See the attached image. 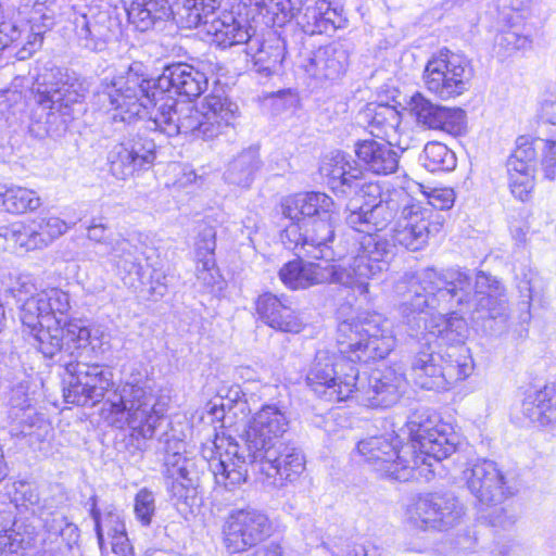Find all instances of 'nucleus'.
Returning a JSON list of instances; mask_svg holds the SVG:
<instances>
[{"mask_svg": "<svg viewBox=\"0 0 556 556\" xmlns=\"http://www.w3.org/2000/svg\"><path fill=\"white\" fill-rule=\"evenodd\" d=\"M326 10H328V1L326 0H314L313 4H307L303 14V27H314L321 20Z\"/></svg>", "mask_w": 556, "mask_h": 556, "instance_id": "nucleus-60", "label": "nucleus"}, {"mask_svg": "<svg viewBox=\"0 0 556 556\" xmlns=\"http://www.w3.org/2000/svg\"><path fill=\"white\" fill-rule=\"evenodd\" d=\"M408 105L417 124L428 129L456 135L464 126L463 110L434 104L419 92L410 98Z\"/></svg>", "mask_w": 556, "mask_h": 556, "instance_id": "nucleus-21", "label": "nucleus"}, {"mask_svg": "<svg viewBox=\"0 0 556 556\" xmlns=\"http://www.w3.org/2000/svg\"><path fill=\"white\" fill-rule=\"evenodd\" d=\"M155 509L154 494L146 488L141 489L134 500V513L136 519L141 523V526L148 527L152 522Z\"/></svg>", "mask_w": 556, "mask_h": 556, "instance_id": "nucleus-52", "label": "nucleus"}, {"mask_svg": "<svg viewBox=\"0 0 556 556\" xmlns=\"http://www.w3.org/2000/svg\"><path fill=\"white\" fill-rule=\"evenodd\" d=\"M522 410L532 422L556 429V384H546L529 395L523 401Z\"/></svg>", "mask_w": 556, "mask_h": 556, "instance_id": "nucleus-32", "label": "nucleus"}, {"mask_svg": "<svg viewBox=\"0 0 556 556\" xmlns=\"http://www.w3.org/2000/svg\"><path fill=\"white\" fill-rule=\"evenodd\" d=\"M60 501L54 497H45L42 506L39 508V519L46 531L52 535L59 536L68 519L59 511Z\"/></svg>", "mask_w": 556, "mask_h": 556, "instance_id": "nucleus-47", "label": "nucleus"}, {"mask_svg": "<svg viewBox=\"0 0 556 556\" xmlns=\"http://www.w3.org/2000/svg\"><path fill=\"white\" fill-rule=\"evenodd\" d=\"M261 168V160L256 148H249L236 155L228 164L224 178L235 186L250 187L255 173Z\"/></svg>", "mask_w": 556, "mask_h": 556, "instance_id": "nucleus-35", "label": "nucleus"}, {"mask_svg": "<svg viewBox=\"0 0 556 556\" xmlns=\"http://www.w3.org/2000/svg\"><path fill=\"white\" fill-rule=\"evenodd\" d=\"M33 533L22 534L15 529L0 526V556H22L23 551L31 545Z\"/></svg>", "mask_w": 556, "mask_h": 556, "instance_id": "nucleus-48", "label": "nucleus"}, {"mask_svg": "<svg viewBox=\"0 0 556 556\" xmlns=\"http://www.w3.org/2000/svg\"><path fill=\"white\" fill-rule=\"evenodd\" d=\"M408 433L414 446V458H418V470L427 466L433 472L434 464L447 458L456 451V435L446 424L437 425L430 417L425 418L421 414H414L407 421Z\"/></svg>", "mask_w": 556, "mask_h": 556, "instance_id": "nucleus-11", "label": "nucleus"}, {"mask_svg": "<svg viewBox=\"0 0 556 556\" xmlns=\"http://www.w3.org/2000/svg\"><path fill=\"white\" fill-rule=\"evenodd\" d=\"M170 13L168 0H134L127 11L129 21L140 31L151 28Z\"/></svg>", "mask_w": 556, "mask_h": 556, "instance_id": "nucleus-37", "label": "nucleus"}, {"mask_svg": "<svg viewBox=\"0 0 556 556\" xmlns=\"http://www.w3.org/2000/svg\"><path fill=\"white\" fill-rule=\"evenodd\" d=\"M370 134L378 140L397 142L401 114L388 104H369L365 111Z\"/></svg>", "mask_w": 556, "mask_h": 556, "instance_id": "nucleus-33", "label": "nucleus"}, {"mask_svg": "<svg viewBox=\"0 0 556 556\" xmlns=\"http://www.w3.org/2000/svg\"><path fill=\"white\" fill-rule=\"evenodd\" d=\"M64 353L68 357L79 359L80 351L90 343L91 331L81 320H70L61 326Z\"/></svg>", "mask_w": 556, "mask_h": 556, "instance_id": "nucleus-41", "label": "nucleus"}, {"mask_svg": "<svg viewBox=\"0 0 556 556\" xmlns=\"http://www.w3.org/2000/svg\"><path fill=\"white\" fill-rule=\"evenodd\" d=\"M304 235L305 229H303V223L300 220H291V224L282 231L281 240L288 249H301L304 251V255L307 256V249L309 248L304 244Z\"/></svg>", "mask_w": 556, "mask_h": 556, "instance_id": "nucleus-55", "label": "nucleus"}, {"mask_svg": "<svg viewBox=\"0 0 556 556\" xmlns=\"http://www.w3.org/2000/svg\"><path fill=\"white\" fill-rule=\"evenodd\" d=\"M516 149L507 160V168L516 167L535 170L536 163V143L527 137H519L516 142Z\"/></svg>", "mask_w": 556, "mask_h": 556, "instance_id": "nucleus-49", "label": "nucleus"}, {"mask_svg": "<svg viewBox=\"0 0 556 556\" xmlns=\"http://www.w3.org/2000/svg\"><path fill=\"white\" fill-rule=\"evenodd\" d=\"M536 146L542 150V167L546 178L556 176V139H536Z\"/></svg>", "mask_w": 556, "mask_h": 556, "instance_id": "nucleus-56", "label": "nucleus"}, {"mask_svg": "<svg viewBox=\"0 0 556 556\" xmlns=\"http://www.w3.org/2000/svg\"><path fill=\"white\" fill-rule=\"evenodd\" d=\"M395 142L364 139L355 142V154L364 168L376 175H390L397 170L400 153Z\"/></svg>", "mask_w": 556, "mask_h": 556, "instance_id": "nucleus-26", "label": "nucleus"}, {"mask_svg": "<svg viewBox=\"0 0 556 556\" xmlns=\"http://www.w3.org/2000/svg\"><path fill=\"white\" fill-rule=\"evenodd\" d=\"M336 556H383L381 551L374 545L354 544L346 551H341Z\"/></svg>", "mask_w": 556, "mask_h": 556, "instance_id": "nucleus-63", "label": "nucleus"}, {"mask_svg": "<svg viewBox=\"0 0 556 556\" xmlns=\"http://www.w3.org/2000/svg\"><path fill=\"white\" fill-rule=\"evenodd\" d=\"M281 282L292 290L306 289L315 285L333 281L349 288L357 289L361 294L368 292V282H363L351 270V266L336 268L296 258L285 264L279 270Z\"/></svg>", "mask_w": 556, "mask_h": 556, "instance_id": "nucleus-14", "label": "nucleus"}, {"mask_svg": "<svg viewBox=\"0 0 556 556\" xmlns=\"http://www.w3.org/2000/svg\"><path fill=\"white\" fill-rule=\"evenodd\" d=\"M204 459H195L185 453L181 441H168L165 450V476L172 480L169 485L170 500L180 514L192 513L201 504L200 497V465Z\"/></svg>", "mask_w": 556, "mask_h": 556, "instance_id": "nucleus-10", "label": "nucleus"}, {"mask_svg": "<svg viewBox=\"0 0 556 556\" xmlns=\"http://www.w3.org/2000/svg\"><path fill=\"white\" fill-rule=\"evenodd\" d=\"M0 239H3L9 248L25 251L40 250L29 219L0 226Z\"/></svg>", "mask_w": 556, "mask_h": 556, "instance_id": "nucleus-40", "label": "nucleus"}, {"mask_svg": "<svg viewBox=\"0 0 556 556\" xmlns=\"http://www.w3.org/2000/svg\"><path fill=\"white\" fill-rule=\"evenodd\" d=\"M409 201V194L403 190H393L384 200L375 205H361L348 208L345 224L351 229L364 233L356 254L350 266L351 270L363 282L380 278L389 269L393 245L377 235L386 229L402 210L403 203Z\"/></svg>", "mask_w": 556, "mask_h": 556, "instance_id": "nucleus-4", "label": "nucleus"}, {"mask_svg": "<svg viewBox=\"0 0 556 556\" xmlns=\"http://www.w3.org/2000/svg\"><path fill=\"white\" fill-rule=\"evenodd\" d=\"M214 454L208 463L214 475L215 482L227 490H232L245 482L248 466L251 465L249 452L240 447L231 437L216 435Z\"/></svg>", "mask_w": 556, "mask_h": 556, "instance_id": "nucleus-18", "label": "nucleus"}, {"mask_svg": "<svg viewBox=\"0 0 556 556\" xmlns=\"http://www.w3.org/2000/svg\"><path fill=\"white\" fill-rule=\"evenodd\" d=\"M36 286L29 276H18L11 287V292L17 302L36 295Z\"/></svg>", "mask_w": 556, "mask_h": 556, "instance_id": "nucleus-58", "label": "nucleus"}, {"mask_svg": "<svg viewBox=\"0 0 556 556\" xmlns=\"http://www.w3.org/2000/svg\"><path fill=\"white\" fill-rule=\"evenodd\" d=\"M271 532L268 517L255 509L232 511L224 526V544L231 553H242L256 545Z\"/></svg>", "mask_w": 556, "mask_h": 556, "instance_id": "nucleus-17", "label": "nucleus"}, {"mask_svg": "<svg viewBox=\"0 0 556 556\" xmlns=\"http://www.w3.org/2000/svg\"><path fill=\"white\" fill-rule=\"evenodd\" d=\"M42 43V37L40 34L29 33L27 35V41L16 52L18 60H26L30 58L36 50L40 48Z\"/></svg>", "mask_w": 556, "mask_h": 556, "instance_id": "nucleus-61", "label": "nucleus"}, {"mask_svg": "<svg viewBox=\"0 0 556 556\" xmlns=\"http://www.w3.org/2000/svg\"><path fill=\"white\" fill-rule=\"evenodd\" d=\"M338 213L332 208L313 219L303 222L305 229L304 244L308 245L307 256L316 260H333L334 252L330 247L336 237Z\"/></svg>", "mask_w": 556, "mask_h": 556, "instance_id": "nucleus-27", "label": "nucleus"}, {"mask_svg": "<svg viewBox=\"0 0 556 556\" xmlns=\"http://www.w3.org/2000/svg\"><path fill=\"white\" fill-rule=\"evenodd\" d=\"M348 60L346 49L341 43L333 42L313 51L303 61L302 67L308 76L319 83L333 81L344 74Z\"/></svg>", "mask_w": 556, "mask_h": 556, "instance_id": "nucleus-23", "label": "nucleus"}, {"mask_svg": "<svg viewBox=\"0 0 556 556\" xmlns=\"http://www.w3.org/2000/svg\"><path fill=\"white\" fill-rule=\"evenodd\" d=\"M204 29L213 37V41L223 49L242 43L248 47L250 41L253 40V35L250 33L251 27L236 20L231 13H223L222 16L213 17L204 25Z\"/></svg>", "mask_w": 556, "mask_h": 556, "instance_id": "nucleus-31", "label": "nucleus"}, {"mask_svg": "<svg viewBox=\"0 0 556 556\" xmlns=\"http://www.w3.org/2000/svg\"><path fill=\"white\" fill-rule=\"evenodd\" d=\"M408 285L413 293L409 302L401 305L407 324L425 321L426 333L410 343L413 357L410 369L415 382L422 389L444 391L466 379L472 366L465 355L455 349L445 355L434 351L438 339L447 344L462 343L467 324L456 313L479 314L478 318L500 319L505 323L508 305L501 282L485 274H479L475 283L468 274L458 269L442 273L426 268L417 274H406L396 285L402 292Z\"/></svg>", "mask_w": 556, "mask_h": 556, "instance_id": "nucleus-1", "label": "nucleus"}, {"mask_svg": "<svg viewBox=\"0 0 556 556\" xmlns=\"http://www.w3.org/2000/svg\"><path fill=\"white\" fill-rule=\"evenodd\" d=\"M92 506L90 516L94 522V530L98 539V544L101 551L104 548V534L106 533L111 544V548H116L121 545L129 544V539L126 533V527L119 515L116 513H108L101 516L100 510L97 508L96 497H92Z\"/></svg>", "mask_w": 556, "mask_h": 556, "instance_id": "nucleus-34", "label": "nucleus"}, {"mask_svg": "<svg viewBox=\"0 0 556 556\" xmlns=\"http://www.w3.org/2000/svg\"><path fill=\"white\" fill-rule=\"evenodd\" d=\"M23 30L12 22L0 23V51L17 43L22 38Z\"/></svg>", "mask_w": 556, "mask_h": 556, "instance_id": "nucleus-59", "label": "nucleus"}, {"mask_svg": "<svg viewBox=\"0 0 556 556\" xmlns=\"http://www.w3.org/2000/svg\"><path fill=\"white\" fill-rule=\"evenodd\" d=\"M29 220L40 250L51 245L70 229L65 220L54 215L37 216Z\"/></svg>", "mask_w": 556, "mask_h": 556, "instance_id": "nucleus-42", "label": "nucleus"}, {"mask_svg": "<svg viewBox=\"0 0 556 556\" xmlns=\"http://www.w3.org/2000/svg\"><path fill=\"white\" fill-rule=\"evenodd\" d=\"M130 248L127 240L118 241L117 245L113 248V262L117 268H122L129 274L136 273L139 275L140 266L135 262Z\"/></svg>", "mask_w": 556, "mask_h": 556, "instance_id": "nucleus-54", "label": "nucleus"}, {"mask_svg": "<svg viewBox=\"0 0 556 556\" xmlns=\"http://www.w3.org/2000/svg\"><path fill=\"white\" fill-rule=\"evenodd\" d=\"M90 81L79 77L75 73L65 74L64 80L50 91L39 96L38 103L42 110H48L50 115L61 113L68 115L70 106L83 100L90 90Z\"/></svg>", "mask_w": 556, "mask_h": 556, "instance_id": "nucleus-25", "label": "nucleus"}, {"mask_svg": "<svg viewBox=\"0 0 556 556\" xmlns=\"http://www.w3.org/2000/svg\"><path fill=\"white\" fill-rule=\"evenodd\" d=\"M534 172L521 167L507 168L509 188L513 195L520 201H527L534 187Z\"/></svg>", "mask_w": 556, "mask_h": 556, "instance_id": "nucleus-51", "label": "nucleus"}, {"mask_svg": "<svg viewBox=\"0 0 556 556\" xmlns=\"http://www.w3.org/2000/svg\"><path fill=\"white\" fill-rule=\"evenodd\" d=\"M42 205L38 193L22 186L10 185L2 202V210L10 214H25L34 212Z\"/></svg>", "mask_w": 556, "mask_h": 556, "instance_id": "nucleus-39", "label": "nucleus"}, {"mask_svg": "<svg viewBox=\"0 0 556 556\" xmlns=\"http://www.w3.org/2000/svg\"><path fill=\"white\" fill-rule=\"evenodd\" d=\"M320 172L328 178L330 188L341 193L357 190L364 176L363 169L356 162L342 151L326 155Z\"/></svg>", "mask_w": 556, "mask_h": 556, "instance_id": "nucleus-28", "label": "nucleus"}, {"mask_svg": "<svg viewBox=\"0 0 556 556\" xmlns=\"http://www.w3.org/2000/svg\"><path fill=\"white\" fill-rule=\"evenodd\" d=\"M465 516L463 503L452 493L433 492L418 496L405 510V522L417 530L445 531Z\"/></svg>", "mask_w": 556, "mask_h": 556, "instance_id": "nucleus-12", "label": "nucleus"}, {"mask_svg": "<svg viewBox=\"0 0 556 556\" xmlns=\"http://www.w3.org/2000/svg\"><path fill=\"white\" fill-rule=\"evenodd\" d=\"M43 304V312L47 314L48 323L54 319L55 324L61 325V319L56 315H65L71 309L70 294L59 288H49L39 292Z\"/></svg>", "mask_w": 556, "mask_h": 556, "instance_id": "nucleus-46", "label": "nucleus"}, {"mask_svg": "<svg viewBox=\"0 0 556 556\" xmlns=\"http://www.w3.org/2000/svg\"><path fill=\"white\" fill-rule=\"evenodd\" d=\"M337 344L338 356H345L355 365L356 362L387 357L395 346V338L386 317L367 312L339 323Z\"/></svg>", "mask_w": 556, "mask_h": 556, "instance_id": "nucleus-6", "label": "nucleus"}, {"mask_svg": "<svg viewBox=\"0 0 556 556\" xmlns=\"http://www.w3.org/2000/svg\"><path fill=\"white\" fill-rule=\"evenodd\" d=\"M43 500L41 498L37 488L27 482H16L15 483V492L13 496V501L16 505H22L25 507H30L33 514L39 515V508L43 504Z\"/></svg>", "mask_w": 556, "mask_h": 556, "instance_id": "nucleus-53", "label": "nucleus"}, {"mask_svg": "<svg viewBox=\"0 0 556 556\" xmlns=\"http://www.w3.org/2000/svg\"><path fill=\"white\" fill-rule=\"evenodd\" d=\"M255 305L260 319L270 328L292 333L302 330L303 320L287 296L265 292L258 295Z\"/></svg>", "mask_w": 556, "mask_h": 556, "instance_id": "nucleus-22", "label": "nucleus"}, {"mask_svg": "<svg viewBox=\"0 0 556 556\" xmlns=\"http://www.w3.org/2000/svg\"><path fill=\"white\" fill-rule=\"evenodd\" d=\"M427 203L422 205L431 208L434 214H438L435 212L437 210L444 211L453 206L455 193L451 188H434L427 193Z\"/></svg>", "mask_w": 556, "mask_h": 556, "instance_id": "nucleus-57", "label": "nucleus"}, {"mask_svg": "<svg viewBox=\"0 0 556 556\" xmlns=\"http://www.w3.org/2000/svg\"><path fill=\"white\" fill-rule=\"evenodd\" d=\"M421 162L429 172H450L456 166V156L445 144L432 141L425 146Z\"/></svg>", "mask_w": 556, "mask_h": 556, "instance_id": "nucleus-43", "label": "nucleus"}, {"mask_svg": "<svg viewBox=\"0 0 556 556\" xmlns=\"http://www.w3.org/2000/svg\"><path fill=\"white\" fill-rule=\"evenodd\" d=\"M463 480L491 526L508 528L515 523V516L502 506L514 490L495 462L481 459L470 464L463 471Z\"/></svg>", "mask_w": 556, "mask_h": 556, "instance_id": "nucleus-7", "label": "nucleus"}, {"mask_svg": "<svg viewBox=\"0 0 556 556\" xmlns=\"http://www.w3.org/2000/svg\"><path fill=\"white\" fill-rule=\"evenodd\" d=\"M407 387L401 368L382 366L371 371L366 382L356 383V399L370 407H391L399 402Z\"/></svg>", "mask_w": 556, "mask_h": 556, "instance_id": "nucleus-19", "label": "nucleus"}, {"mask_svg": "<svg viewBox=\"0 0 556 556\" xmlns=\"http://www.w3.org/2000/svg\"><path fill=\"white\" fill-rule=\"evenodd\" d=\"M215 249L216 231L212 226H204L195 241V278L203 289H212L220 279Z\"/></svg>", "mask_w": 556, "mask_h": 556, "instance_id": "nucleus-29", "label": "nucleus"}, {"mask_svg": "<svg viewBox=\"0 0 556 556\" xmlns=\"http://www.w3.org/2000/svg\"><path fill=\"white\" fill-rule=\"evenodd\" d=\"M106 15L83 13L75 17L76 35L81 45L90 50H101L109 35Z\"/></svg>", "mask_w": 556, "mask_h": 556, "instance_id": "nucleus-36", "label": "nucleus"}, {"mask_svg": "<svg viewBox=\"0 0 556 556\" xmlns=\"http://www.w3.org/2000/svg\"><path fill=\"white\" fill-rule=\"evenodd\" d=\"M245 5H254L270 15L274 24H283L302 9V0H240Z\"/></svg>", "mask_w": 556, "mask_h": 556, "instance_id": "nucleus-44", "label": "nucleus"}, {"mask_svg": "<svg viewBox=\"0 0 556 556\" xmlns=\"http://www.w3.org/2000/svg\"><path fill=\"white\" fill-rule=\"evenodd\" d=\"M208 86L206 75L188 63L166 66L156 81L147 78L140 62L101 79L93 97L100 109L113 112L112 119L130 123L149 115L154 128L168 137L192 135L214 140L235 127L239 108L223 93L206 96L201 106L178 101L169 94L189 99L200 97Z\"/></svg>", "mask_w": 556, "mask_h": 556, "instance_id": "nucleus-2", "label": "nucleus"}, {"mask_svg": "<svg viewBox=\"0 0 556 556\" xmlns=\"http://www.w3.org/2000/svg\"><path fill=\"white\" fill-rule=\"evenodd\" d=\"M222 0H182L177 14L181 23L188 28L206 25L219 8Z\"/></svg>", "mask_w": 556, "mask_h": 556, "instance_id": "nucleus-38", "label": "nucleus"}, {"mask_svg": "<svg viewBox=\"0 0 556 556\" xmlns=\"http://www.w3.org/2000/svg\"><path fill=\"white\" fill-rule=\"evenodd\" d=\"M527 37L520 36L514 31H507L498 37V43L505 46L507 50L523 49L528 45Z\"/></svg>", "mask_w": 556, "mask_h": 556, "instance_id": "nucleus-62", "label": "nucleus"}, {"mask_svg": "<svg viewBox=\"0 0 556 556\" xmlns=\"http://www.w3.org/2000/svg\"><path fill=\"white\" fill-rule=\"evenodd\" d=\"M155 160L153 140L136 135L114 146L109 154L110 172L117 179L125 180L137 170L150 167Z\"/></svg>", "mask_w": 556, "mask_h": 556, "instance_id": "nucleus-20", "label": "nucleus"}, {"mask_svg": "<svg viewBox=\"0 0 556 556\" xmlns=\"http://www.w3.org/2000/svg\"><path fill=\"white\" fill-rule=\"evenodd\" d=\"M470 76L468 63L462 56L446 51L427 62L422 80L429 92L448 100L468 89Z\"/></svg>", "mask_w": 556, "mask_h": 556, "instance_id": "nucleus-15", "label": "nucleus"}, {"mask_svg": "<svg viewBox=\"0 0 556 556\" xmlns=\"http://www.w3.org/2000/svg\"><path fill=\"white\" fill-rule=\"evenodd\" d=\"M66 372L70 375L68 387L64 390L67 403L86 406L94 405L113 392L112 371L99 364H89L80 359L65 361L61 356Z\"/></svg>", "mask_w": 556, "mask_h": 556, "instance_id": "nucleus-13", "label": "nucleus"}, {"mask_svg": "<svg viewBox=\"0 0 556 556\" xmlns=\"http://www.w3.org/2000/svg\"><path fill=\"white\" fill-rule=\"evenodd\" d=\"M394 228L395 243L410 251L421 250L429 238L439 233L443 227V217L425 207L421 202L409 195L404 202Z\"/></svg>", "mask_w": 556, "mask_h": 556, "instance_id": "nucleus-16", "label": "nucleus"}, {"mask_svg": "<svg viewBox=\"0 0 556 556\" xmlns=\"http://www.w3.org/2000/svg\"><path fill=\"white\" fill-rule=\"evenodd\" d=\"M166 407L151 388L125 382L109 393L103 414L110 426L121 430L129 428L138 437L151 439Z\"/></svg>", "mask_w": 556, "mask_h": 556, "instance_id": "nucleus-5", "label": "nucleus"}, {"mask_svg": "<svg viewBox=\"0 0 556 556\" xmlns=\"http://www.w3.org/2000/svg\"><path fill=\"white\" fill-rule=\"evenodd\" d=\"M334 208L333 200L321 192L298 193L287 197L282 202V214L290 220L313 219Z\"/></svg>", "mask_w": 556, "mask_h": 556, "instance_id": "nucleus-30", "label": "nucleus"}, {"mask_svg": "<svg viewBox=\"0 0 556 556\" xmlns=\"http://www.w3.org/2000/svg\"><path fill=\"white\" fill-rule=\"evenodd\" d=\"M253 70L264 77L279 74L286 56V42L276 30H268L262 39L253 38L245 49Z\"/></svg>", "mask_w": 556, "mask_h": 556, "instance_id": "nucleus-24", "label": "nucleus"}, {"mask_svg": "<svg viewBox=\"0 0 556 556\" xmlns=\"http://www.w3.org/2000/svg\"><path fill=\"white\" fill-rule=\"evenodd\" d=\"M289 422L283 409L276 404H266L253 415L241 434L251 467L273 479L270 484L274 486L295 481L305 469L302 452L281 441Z\"/></svg>", "mask_w": 556, "mask_h": 556, "instance_id": "nucleus-3", "label": "nucleus"}, {"mask_svg": "<svg viewBox=\"0 0 556 556\" xmlns=\"http://www.w3.org/2000/svg\"><path fill=\"white\" fill-rule=\"evenodd\" d=\"M358 369L351 359L329 351H318L307 371L306 384L320 399L346 401L354 394Z\"/></svg>", "mask_w": 556, "mask_h": 556, "instance_id": "nucleus-9", "label": "nucleus"}, {"mask_svg": "<svg viewBox=\"0 0 556 556\" xmlns=\"http://www.w3.org/2000/svg\"><path fill=\"white\" fill-rule=\"evenodd\" d=\"M357 453L372 470L399 481L415 478L418 458H414V446L402 444L394 432L372 435L361 440Z\"/></svg>", "mask_w": 556, "mask_h": 556, "instance_id": "nucleus-8", "label": "nucleus"}, {"mask_svg": "<svg viewBox=\"0 0 556 556\" xmlns=\"http://www.w3.org/2000/svg\"><path fill=\"white\" fill-rule=\"evenodd\" d=\"M34 338V345L49 358H53L56 354L64 353L63 337L61 326L51 327L47 323L46 327L42 325L34 332H30Z\"/></svg>", "mask_w": 556, "mask_h": 556, "instance_id": "nucleus-45", "label": "nucleus"}, {"mask_svg": "<svg viewBox=\"0 0 556 556\" xmlns=\"http://www.w3.org/2000/svg\"><path fill=\"white\" fill-rule=\"evenodd\" d=\"M248 556H283V548L277 542H269L257 547L251 555Z\"/></svg>", "mask_w": 556, "mask_h": 556, "instance_id": "nucleus-64", "label": "nucleus"}, {"mask_svg": "<svg viewBox=\"0 0 556 556\" xmlns=\"http://www.w3.org/2000/svg\"><path fill=\"white\" fill-rule=\"evenodd\" d=\"M21 303L20 318L23 326L29 329V332H34L38 327L42 326L43 320L48 323L39 292H37L35 296H29V299Z\"/></svg>", "mask_w": 556, "mask_h": 556, "instance_id": "nucleus-50", "label": "nucleus"}]
</instances>
